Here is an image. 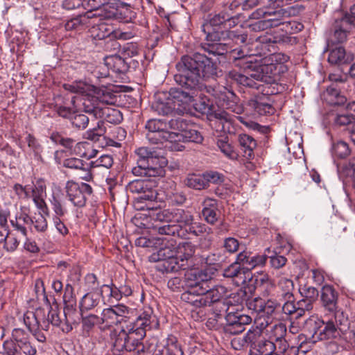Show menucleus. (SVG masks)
Masks as SVG:
<instances>
[{
    "instance_id": "f257e3e1",
    "label": "nucleus",
    "mask_w": 355,
    "mask_h": 355,
    "mask_svg": "<svg viewBox=\"0 0 355 355\" xmlns=\"http://www.w3.org/2000/svg\"><path fill=\"white\" fill-rule=\"evenodd\" d=\"M178 73L175 80L182 88L172 90L166 101H157L153 109L162 115H168L177 111L187 110V105L193 101L195 92L200 89L202 78H214L217 75L216 63L207 55L196 53L193 57L183 56L176 64Z\"/></svg>"
},
{
    "instance_id": "f03ea898",
    "label": "nucleus",
    "mask_w": 355,
    "mask_h": 355,
    "mask_svg": "<svg viewBox=\"0 0 355 355\" xmlns=\"http://www.w3.org/2000/svg\"><path fill=\"white\" fill-rule=\"evenodd\" d=\"M150 217L156 221L166 223L157 227V232L162 235L175 236L179 234V229L188 227V230L198 236L199 233L209 232L210 228L205 225L193 222V216L190 211L180 208L161 209L155 208L151 210Z\"/></svg>"
},
{
    "instance_id": "7ed1b4c3",
    "label": "nucleus",
    "mask_w": 355,
    "mask_h": 355,
    "mask_svg": "<svg viewBox=\"0 0 355 355\" xmlns=\"http://www.w3.org/2000/svg\"><path fill=\"white\" fill-rule=\"evenodd\" d=\"M195 252V245L184 241L178 244L175 252L169 247L161 248L150 256L149 260L151 262L164 261L163 266L167 272L186 270L193 266Z\"/></svg>"
},
{
    "instance_id": "20e7f679",
    "label": "nucleus",
    "mask_w": 355,
    "mask_h": 355,
    "mask_svg": "<svg viewBox=\"0 0 355 355\" xmlns=\"http://www.w3.org/2000/svg\"><path fill=\"white\" fill-rule=\"evenodd\" d=\"M82 7L87 11L83 14L68 20L64 25L67 31L78 28L83 24L95 17L113 19L116 17L117 9L115 3L110 0H83Z\"/></svg>"
},
{
    "instance_id": "39448f33",
    "label": "nucleus",
    "mask_w": 355,
    "mask_h": 355,
    "mask_svg": "<svg viewBox=\"0 0 355 355\" xmlns=\"http://www.w3.org/2000/svg\"><path fill=\"white\" fill-rule=\"evenodd\" d=\"M89 85L82 81L73 82L71 84H64V88L72 93L80 94L82 95L81 101L83 111L85 113L94 112L98 107L110 108L108 105L114 104L116 101V96L108 92L99 93L98 96L87 94Z\"/></svg>"
},
{
    "instance_id": "423d86ee",
    "label": "nucleus",
    "mask_w": 355,
    "mask_h": 355,
    "mask_svg": "<svg viewBox=\"0 0 355 355\" xmlns=\"http://www.w3.org/2000/svg\"><path fill=\"white\" fill-rule=\"evenodd\" d=\"M275 7L273 5L260 7L252 13V17L254 19L265 18L271 28L283 26V30L289 33L299 32L303 28L304 26L301 23L287 20L291 15V10L295 9L293 6L288 10L283 8L275 10Z\"/></svg>"
},
{
    "instance_id": "0eeeda50",
    "label": "nucleus",
    "mask_w": 355,
    "mask_h": 355,
    "mask_svg": "<svg viewBox=\"0 0 355 355\" xmlns=\"http://www.w3.org/2000/svg\"><path fill=\"white\" fill-rule=\"evenodd\" d=\"M232 16L227 12H220L212 17L202 26V31L206 34L207 41H220L225 35L234 37L237 43H245L246 36L237 35L234 31L227 29L231 27Z\"/></svg>"
},
{
    "instance_id": "6e6552de",
    "label": "nucleus",
    "mask_w": 355,
    "mask_h": 355,
    "mask_svg": "<svg viewBox=\"0 0 355 355\" xmlns=\"http://www.w3.org/2000/svg\"><path fill=\"white\" fill-rule=\"evenodd\" d=\"M155 182L149 180H135L128 185V190L132 193H138L135 205L138 209L154 210L159 205L157 202L164 200L162 193L154 189Z\"/></svg>"
},
{
    "instance_id": "1a4fd4ad",
    "label": "nucleus",
    "mask_w": 355,
    "mask_h": 355,
    "mask_svg": "<svg viewBox=\"0 0 355 355\" xmlns=\"http://www.w3.org/2000/svg\"><path fill=\"white\" fill-rule=\"evenodd\" d=\"M135 154L137 166L132 168V172L137 176H155L166 164L165 158L153 148L140 147L135 150Z\"/></svg>"
},
{
    "instance_id": "9d476101",
    "label": "nucleus",
    "mask_w": 355,
    "mask_h": 355,
    "mask_svg": "<svg viewBox=\"0 0 355 355\" xmlns=\"http://www.w3.org/2000/svg\"><path fill=\"white\" fill-rule=\"evenodd\" d=\"M286 60V58L284 55L272 54L263 64L258 67L257 70L260 74L258 75V78H260L261 81H263L266 86L263 87L262 92L267 95H273L281 92L276 80L284 67L282 62Z\"/></svg>"
},
{
    "instance_id": "9b49d317",
    "label": "nucleus",
    "mask_w": 355,
    "mask_h": 355,
    "mask_svg": "<svg viewBox=\"0 0 355 355\" xmlns=\"http://www.w3.org/2000/svg\"><path fill=\"white\" fill-rule=\"evenodd\" d=\"M248 308L250 311H275L282 308V311H311L313 306L311 300L302 299L295 304L293 298L287 300L282 305L281 303L272 299H263L255 297L253 300H248Z\"/></svg>"
},
{
    "instance_id": "f8f14e48",
    "label": "nucleus",
    "mask_w": 355,
    "mask_h": 355,
    "mask_svg": "<svg viewBox=\"0 0 355 355\" xmlns=\"http://www.w3.org/2000/svg\"><path fill=\"white\" fill-rule=\"evenodd\" d=\"M331 317L327 321L321 322L323 327H318L315 331L318 339L320 340L343 339V332L350 327V322L345 312H331Z\"/></svg>"
},
{
    "instance_id": "ddd939ff",
    "label": "nucleus",
    "mask_w": 355,
    "mask_h": 355,
    "mask_svg": "<svg viewBox=\"0 0 355 355\" xmlns=\"http://www.w3.org/2000/svg\"><path fill=\"white\" fill-rule=\"evenodd\" d=\"M237 43L234 37H228L225 35L224 39H221L220 41H207V42L202 44V48L205 51L207 52L209 55H223L227 53L231 54V57L236 60H240L242 63H252V60H248V58H245L244 52L241 49H232V43Z\"/></svg>"
},
{
    "instance_id": "4468645a",
    "label": "nucleus",
    "mask_w": 355,
    "mask_h": 355,
    "mask_svg": "<svg viewBox=\"0 0 355 355\" xmlns=\"http://www.w3.org/2000/svg\"><path fill=\"white\" fill-rule=\"evenodd\" d=\"M207 92L216 98L218 107L230 110L237 114L243 112V107L237 103V98L234 93L225 87H207Z\"/></svg>"
},
{
    "instance_id": "2eb2a0df",
    "label": "nucleus",
    "mask_w": 355,
    "mask_h": 355,
    "mask_svg": "<svg viewBox=\"0 0 355 355\" xmlns=\"http://www.w3.org/2000/svg\"><path fill=\"white\" fill-rule=\"evenodd\" d=\"M146 139L152 144L170 142L171 140L172 132L167 130L166 122L161 119H150L146 124Z\"/></svg>"
},
{
    "instance_id": "dca6fc26",
    "label": "nucleus",
    "mask_w": 355,
    "mask_h": 355,
    "mask_svg": "<svg viewBox=\"0 0 355 355\" xmlns=\"http://www.w3.org/2000/svg\"><path fill=\"white\" fill-rule=\"evenodd\" d=\"M247 338L250 347V355H268L275 350V345L270 340H266L260 330H248Z\"/></svg>"
},
{
    "instance_id": "f3484780",
    "label": "nucleus",
    "mask_w": 355,
    "mask_h": 355,
    "mask_svg": "<svg viewBox=\"0 0 355 355\" xmlns=\"http://www.w3.org/2000/svg\"><path fill=\"white\" fill-rule=\"evenodd\" d=\"M184 291L193 293L205 294L210 290L208 285V276L202 270H190L184 275Z\"/></svg>"
},
{
    "instance_id": "a211bd4d",
    "label": "nucleus",
    "mask_w": 355,
    "mask_h": 355,
    "mask_svg": "<svg viewBox=\"0 0 355 355\" xmlns=\"http://www.w3.org/2000/svg\"><path fill=\"white\" fill-rule=\"evenodd\" d=\"M110 339L112 344V351L116 355L124 351L130 352L133 349V344L137 340L133 337L132 334H128L123 328H117L110 333Z\"/></svg>"
},
{
    "instance_id": "6ab92c4d",
    "label": "nucleus",
    "mask_w": 355,
    "mask_h": 355,
    "mask_svg": "<svg viewBox=\"0 0 355 355\" xmlns=\"http://www.w3.org/2000/svg\"><path fill=\"white\" fill-rule=\"evenodd\" d=\"M171 137L170 145L166 146L175 151H182L184 149L182 143H200L202 141L200 133L194 129L189 128L188 126L181 132H172Z\"/></svg>"
},
{
    "instance_id": "aec40b11",
    "label": "nucleus",
    "mask_w": 355,
    "mask_h": 355,
    "mask_svg": "<svg viewBox=\"0 0 355 355\" xmlns=\"http://www.w3.org/2000/svg\"><path fill=\"white\" fill-rule=\"evenodd\" d=\"M224 331L230 334H239L245 330V325L252 322V317L241 312H228L225 315Z\"/></svg>"
},
{
    "instance_id": "412c9836",
    "label": "nucleus",
    "mask_w": 355,
    "mask_h": 355,
    "mask_svg": "<svg viewBox=\"0 0 355 355\" xmlns=\"http://www.w3.org/2000/svg\"><path fill=\"white\" fill-rule=\"evenodd\" d=\"M46 184L44 180L40 178L37 179L33 185H29V191L31 197L39 211H41L46 216L49 215V209L45 202L46 196Z\"/></svg>"
},
{
    "instance_id": "4be33fe9",
    "label": "nucleus",
    "mask_w": 355,
    "mask_h": 355,
    "mask_svg": "<svg viewBox=\"0 0 355 355\" xmlns=\"http://www.w3.org/2000/svg\"><path fill=\"white\" fill-rule=\"evenodd\" d=\"M259 71L257 70L247 72L243 74L235 71H230L229 77L234 80L237 84L245 87L257 89L262 92L263 87H266L263 81H261V78H258Z\"/></svg>"
},
{
    "instance_id": "5701e85b",
    "label": "nucleus",
    "mask_w": 355,
    "mask_h": 355,
    "mask_svg": "<svg viewBox=\"0 0 355 355\" xmlns=\"http://www.w3.org/2000/svg\"><path fill=\"white\" fill-rule=\"evenodd\" d=\"M237 260L242 264L243 269L246 271L247 277L250 281L252 279V275L250 270L256 267L263 266L267 260L265 254H253L248 251H243L237 255Z\"/></svg>"
},
{
    "instance_id": "b1692460",
    "label": "nucleus",
    "mask_w": 355,
    "mask_h": 355,
    "mask_svg": "<svg viewBox=\"0 0 355 355\" xmlns=\"http://www.w3.org/2000/svg\"><path fill=\"white\" fill-rule=\"evenodd\" d=\"M103 19H107L104 17H95L89 19V21L80 26L76 30H80L83 28H90L92 35L98 40H103L113 32L112 27L106 22L102 21Z\"/></svg>"
},
{
    "instance_id": "393cba45",
    "label": "nucleus",
    "mask_w": 355,
    "mask_h": 355,
    "mask_svg": "<svg viewBox=\"0 0 355 355\" xmlns=\"http://www.w3.org/2000/svg\"><path fill=\"white\" fill-rule=\"evenodd\" d=\"M85 313L80 312V315L82 317L83 326L88 329L96 324H103L104 323V327H111L113 324L117 323L118 321L115 322L114 319L119 315L117 312H101V316L93 313L85 315Z\"/></svg>"
},
{
    "instance_id": "a878e982",
    "label": "nucleus",
    "mask_w": 355,
    "mask_h": 355,
    "mask_svg": "<svg viewBox=\"0 0 355 355\" xmlns=\"http://www.w3.org/2000/svg\"><path fill=\"white\" fill-rule=\"evenodd\" d=\"M261 96H256L254 98L248 101V107L254 110L259 115L272 114L275 112V108L270 103L267 95L264 92H261Z\"/></svg>"
},
{
    "instance_id": "bb28decb",
    "label": "nucleus",
    "mask_w": 355,
    "mask_h": 355,
    "mask_svg": "<svg viewBox=\"0 0 355 355\" xmlns=\"http://www.w3.org/2000/svg\"><path fill=\"white\" fill-rule=\"evenodd\" d=\"M93 112H89V114L93 115L96 119H101L100 121H103L111 124H119L123 120V116L119 110L113 107L110 108H99L97 107Z\"/></svg>"
},
{
    "instance_id": "cd10ccee",
    "label": "nucleus",
    "mask_w": 355,
    "mask_h": 355,
    "mask_svg": "<svg viewBox=\"0 0 355 355\" xmlns=\"http://www.w3.org/2000/svg\"><path fill=\"white\" fill-rule=\"evenodd\" d=\"M158 192L162 193L164 200L162 202H157V204H154L155 206L159 205L157 209L160 208L161 204L165 200H167L169 204L173 205H181L187 200L185 193L176 187H170L165 190H159Z\"/></svg>"
},
{
    "instance_id": "c85d7f7f",
    "label": "nucleus",
    "mask_w": 355,
    "mask_h": 355,
    "mask_svg": "<svg viewBox=\"0 0 355 355\" xmlns=\"http://www.w3.org/2000/svg\"><path fill=\"white\" fill-rule=\"evenodd\" d=\"M73 312H48V320L54 326L61 328L62 331L68 333L72 330L71 314Z\"/></svg>"
},
{
    "instance_id": "c756f323",
    "label": "nucleus",
    "mask_w": 355,
    "mask_h": 355,
    "mask_svg": "<svg viewBox=\"0 0 355 355\" xmlns=\"http://www.w3.org/2000/svg\"><path fill=\"white\" fill-rule=\"evenodd\" d=\"M223 276L228 278H236V285L242 284L243 287L247 284V279H248L246 271L243 269L242 264L238 262L237 259L234 263L223 270Z\"/></svg>"
},
{
    "instance_id": "7c9ffc66",
    "label": "nucleus",
    "mask_w": 355,
    "mask_h": 355,
    "mask_svg": "<svg viewBox=\"0 0 355 355\" xmlns=\"http://www.w3.org/2000/svg\"><path fill=\"white\" fill-rule=\"evenodd\" d=\"M65 189L69 200L74 206L81 207L85 205L86 197L80 189L78 183L73 181H68Z\"/></svg>"
},
{
    "instance_id": "2f4dec72",
    "label": "nucleus",
    "mask_w": 355,
    "mask_h": 355,
    "mask_svg": "<svg viewBox=\"0 0 355 355\" xmlns=\"http://www.w3.org/2000/svg\"><path fill=\"white\" fill-rule=\"evenodd\" d=\"M202 206V214L204 219L211 225L215 224L220 216L217 201L212 198H206Z\"/></svg>"
},
{
    "instance_id": "473e14b6",
    "label": "nucleus",
    "mask_w": 355,
    "mask_h": 355,
    "mask_svg": "<svg viewBox=\"0 0 355 355\" xmlns=\"http://www.w3.org/2000/svg\"><path fill=\"white\" fill-rule=\"evenodd\" d=\"M49 200L53 211L52 217L63 218L67 213V209L62 203V193L60 190H53Z\"/></svg>"
},
{
    "instance_id": "72a5a7b5",
    "label": "nucleus",
    "mask_w": 355,
    "mask_h": 355,
    "mask_svg": "<svg viewBox=\"0 0 355 355\" xmlns=\"http://www.w3.org/2000/svg\"><path fill=\"white\" fill-rule=\"evenodd\" d=\"M105 67L108 70H112L113 72L116 73H124L129 68L128 63L125 61L124 58H121L119 55H110L105 57Z\"/></svg>"
},
{
    "instance_id": "f704fd0d",
    "label": "nucleus",
    "mask_w": 355,
    "mask_h": 355,
    "mask_svg": "<svg viewBox=\"0 0 355 355\" xmlns=\"http://www.w3.org/2000/svg\"><path fill=\"white\" fill-rule=\"evenodd\" d=\"M352 28L350 23L347 19H338L336 21L335 31L331 36V41L332 43H343L346 40L347 33Z\"/></svg>"
},
{
    "instance_id": "c9c22d12",
    "label": "nucleus",
    "mask_w": 355,
    "mask_h": 355,
    "mask_svg": "<svg viewBox=\"0 0 355 355\" xmlns=\"http://www.w3.org/2000/svg\"><path fill=\"white\" fill-rule=\"evenodd\" d=\"M353 59L351 53H347L345 49L341 46H336L330 49L328 56V61L332 64H345Z\"/></svg>"
},
{
    "instance_id": "e433bc0d",
    "label": "nucleus",
    "mask_w": 355,
    "mask_h": 355,
    "mask_svg": "<svg viewBox=\"0 0 355 355\" xmlns=\"http://www.w3.org/2000/svg\"><path fill=\"white\" fill-rule=\"evenodd\" d=\"M323 98L327 103L331 105H342L347 101L346 97L340 94L334 84L327 88L323 94Z\"/></svg>"
},
{
    "instance_id": "4c0bfd02",
    "label": "nucleus",
    "mask_w": 355,
    "mask_h": 355,
    "mask_svg": "<svg viewBox=\"0 0 355 355\" xmlns=\"http://www.w3.org/2000/svg\"><path fill=\"white\" fill-rule=\"evenodd\" d=\"M23 320L29 331H35L39 329L47 330L49 327V322L43 321L42 323H40L39 322L36 312H24Z\"/></svg>"
},
{
    "instance_id": "58836bf2",
    "label": "nucleus",
    "mask_w": 355,
    "mask_h": 355,
    "mask_svg": "<svg viewBox=\"0 0 355 355\" xmlns=\"http://www.w3.org/2000/svg\"><path fill=\"white\" fill-rule=\"evenodd\" d=\"M181 299L182 301L191 304L196 308L207 306L209 302L205 294L193 293V292L191 291H184L181 295Z\"/></svg>"
},
{
    "instance_id": "ea45409f",
    "label": "nucleus",
    "mask_w": 355,
    "mask_h": 355,
    "mask_svg": "<svg viewBox=\"0 0 355 355\" xmlns=\"http://www.w3.org/2000/svg\"><path fill=\"white\" fill-rule=\"evenodd\" d=\"M321 299L327 311H334L336 304V295L334 289L329 285L322 288Z\"/></svg>"
},
{
    "instance_id": "a19ab883",
    "label": "nucleus",
    "mask_w": 355,
    "mask_h": 355,
    "mask_svg": "<svg viewBox=\"0 0 355 355\" xmlns=\"http://www.w3.org/2000/svg\"><path fill=\"white\" fill-rule=\"evenodd\" d=\"M154 355H184L183 351L175 337H170L165 346L157 350Z\"/></svg>"
},
{
    "instance_id": "79ce46f5",
    "label": "nucleus",
    "mask_w": 355,
    "mask_h": 355,
    "mask_svg": "<svg viewBox=\"0 0 355 355\" xmlns=\"http://www.w3.org/2000/svg\"><path fill=\"white\" fill-rule=\"evenodd\" d=\"M238 141L241 148L243 150L244 156L250 158L252 155L253 150L257 146L256 141L247 134H240Z\"/></svg>"
},
{
    "instance_id": "37998d69",
    "label": "nucleus",
    "mask_w": 355,
    "mask_h": 355,
    "mask_svg": "<svg viewBox=\"0 0 355 355\" xmlns=\"http://www.w3.org/2000/svg\"><path fill=\"white\" fill-rule=\"evenodd\" d=\"M257 315L254 319V324L256 329L253 330H260V334L263 330L267 327H270L273 322V318L269 312H256Z\"/></svg>"
},
{
    "instance_id": "c03bdc74",
    "label": "nucleus",
    "mask_w": 355,
    "mask_h": 355,
    "mask_svg": "<svg viewBox=\"0 0 355 355\" xmlns=\"http://www.w3.org/2000/svg\"><path fill=\"white\" fill-rule=\"evenodd\" d=\"M32 218L25 212H21L17 214L15 220H11V224L22 235L26 236L27 232V227L31 225Z\"/></svg>"
},
{
    "instance_id": "a18cd8bd",
    "label": "nucleus",
    "mask_w": 355,
    "mask_h": 355,
    "mask_svg": "<svg viewBox=\"0 0 355 355\" xmlns=\"http://www.w3.org/2000/svg\"><path fill=\"white\" fill-rule=\"evenodd\" d=\"M216 144L221 153H223L227 158L232 160L238 159L239 154L226 137L218 139Z\"/></svg>"
},
{
    "instance_id": "49530a36",
    "label": "nucleus",
    "mask_w": 355,
    "mask_h": 355,
    "mask_svg": "<svg viewBox=\"0 0 355 355\" xmlns=\"http://www.w3.org/2000/svg\"><path fill=\"white\" fill-rule=\"evenodd\" d=\"M184 183L188 187L196 190H201L207 188V181L204 173L202 175L196 174L189 175L185 178Z\"/></svg>"
},
{
    "instance_id": "de8ad7c7",
    "label": "nucleus",
    "mask_w": 355,
    "mask_h": 355,
    "mask_svg": "<svg viewBox=\"0 0 355 355\" xmlns=\"http://www.w3.org/2000/svg\"><path fill=\"white\" fill-rule=\"evenodd\" d=\"M270 282L269 277L267 274L263 272L258 273L257 275L252 276V279H247V284L244 286V293L245 295L252 293L254 290V286H259L268 284Z\"/></svg>"
},
{
    "instance_id": "09e8293b",
    "label": "nucleus",
    "mask_w": 355,
    "mask_h": 355,
    "mask_svg": "<svg viewBox=\"0 0 355 355\" xmlns=\"http://www.w3.org/2000/svg\"><path fill=\"white\" fill-rule=\"evenodd\" d=\"M30 153H33L35 159L39 160L41 158L42 147L39 144L36 138L31 134H28L25 137Z\"/></svg>"
},
{
    "instance_id": "8fccbe9b",
    "label": "nucleus",
    "mask_w": 355,
    "mask_h": 355,
    "mask_svg": "<svg viewBox=\"0 0 355 355\" xmlns=\"http://www.w3.org/2000/svg\"><path fill=\"white\" fill-rule=\"evenodd\" d=\"M331 153L333 157L343 159L349 155L350 150L346 142L338 141L336 143H333Z\"/></svg>"
},
{
    "instance_id": "3c124183",
    "label": "nucleus",
    "mask_w": 355,
    "mask_h": 355,
    "mask_svg": "<svg viewBox=\"0 0 355 355\" xmlns=\"http://www.w3.org/2000/svg\"><path fill=\"white\" fill-rule=\"evenodd\" d=\"M166 123L169 132H181L188 126L187 121L182 116L173 117Z\"/></svg>"
},
{
    "instance_id": "603ef678",
    "label": "nucleus",
    "mask_w": 355,
    "mask_h": 355,
    "mask_svg": "<svg viewBox=\"0 0 355 355\" xmlns=\"http://www.w3.org/2000/svg\"><path fill=\"white\" fill-rule=\"evenodd\" d=\"M227 290L223 286H216L214 288H211L205 294L206 299L209 300L208 304L218 301L221 297L226 295Z\"/></svg>"
},
{
    "instance_id": "864d4df0",
    "label": "nucleus",
    "mask_w": 355,
    "mask_h": 355,
    "mask_svg": "<svg viewBox=\"0 0 355 355\" xmlns=\"http://www.w3.org/2000/svg\"><path fill=\"white\" fill-rule=\"evenodd\" d=\"M93 168H103L106 170L110 168L114 163L113 158L110 155L103 154L97 159L89 162Z\"/></svg>"
},
{
    "instance_id": "5fc2aeb1",
    "label": "nucleus",
    "mask_w": 355,
    "mask_h": 355,
    "mask_svg": "<svg viewBox=\"0 0 355 355\" xmlns=\"http://www.w3.org/2000/svg\"><path fill=\"white\" fill-rule=\"evenodd\" d=\"M337 171L340 180H343L345 177L352 178L354 179L353 185L355 189V164L354 163L350 162L342 168L337 165Z\"/></svg>"
},
{
    "instance_id": "6e6d98bb",
    "label": "nucleus",
    "mask_w": 355,
    "mask_h": 355,
    "mask_svg": "<svg viewBox=\"0 0 355 355\" xmlns=\"http://www.w3.org/2000/svg\"><path fill=\"white\" fill-rule=\"evenodd\" d=\"M73 288L72 286L67 284L65 286L64 294L63 296V301L64 304V311L74 310L76 306V300L73 296Z\"/></svg>"
},
{
    "instance_id": "4d7b16f0",
    "label": "nucleus",
    "mask_w": 355,
    "mask_h": 355,
    "mask_svg": "<svg viewBox=\"0 0 355 355\" xmlns=\"http://www.w3.org/2000/svg\"><path fill=\"white\" fill-rule=\"evenodd\" d=\"M106 131L103 121H99L96 127L86 132L87 138L92 141H97Z\"/></svg>"
},
{
    "instance_id": "13d9d810",
    "label": "nucleus",
    "mask_w": 355,
    "mask_h": 355,
    "mask_svg": "<svg viewBox=\"0 0 355 355\" xmlns=\"http://www.w3.org/2000/svg\"><path fill=\"white\" fill-rule=\"evenodd\" d=\"M279 286L283 291L284 302L287 300L293 298L292 291L294 288V285L292 280L282 278L279 282Z\"/></svg>"
},
{
    "instance_id": "bf43d9fd",
    "label": "nucleus",
    "mask_w": 355,
    "mask_h": 355,
    "mask_svg": "<svg viewBox=\"0 0 355 355\" xmlns=\"http://www.w3.org/2000/svg\"><path fill=\"white\" fill-rule=\"evenodd\" d=\"M270 338L275 339V340H280L284 336L286 332V328L285 324L277 322L273 323L270 326Z\"/></svg>"
},
{
    "instance_id": "052dcab7",
    "label": "nucleus",
    "mask_w": 355,
    "mask_h": 355,
    "mask_svg": "<svg viewBox=\"0 0 355 355\" xmlns=\"http://www.w3.org/2000/svg\"><path fill=\"white\" fill-rule=\"evenodd\" d=\"M70 121L74 127L78 129H85L88 125L89 118L83 114L74 112Z\"/></svg>"
},
{
    "instance_id": "680f3d73",
    "label": "nucleus",
    "mask_w": 355,
    "mask_h": 355,
    "mask_svg": "<svg viewBox=\"0 0 355 355\" xmlns=\"http://www.w3.org/2000/svg\"><path fill=\"white\" fill-rule=\"evenodd\" d=\"M206 178L207 187H209V183L214 184H221L225 181V175L218 171H210L204 173Z\"/></svg>"
},
{
    "instance_id": "e2e57ef3",
    "label": "nucleus",
    "mask_w": 355,
    "mask_h": 355,
    "mask_svg": "<svg viewBox=\"0 0 355 355\" xmlns=\"http://www.w3.org/2000/svg\"><path fill=\"white\" fill-rule=\"evenodd\" d=\"M44 215L40 211V213L32 219L31 225H33L37 232H44L47 229L48 223Z\"/></svg>"
},
{
    "instance_id": "0e129e2a",
    "label": "nucleus",
    "mask_w": 355,
    "mask_h": 355,
    "mask_svg": "<svg viewBox=\"0 0 355 355\" xmlns=\"http://www.w3.org/2000/svg\"><path fill=\"white\" fill-rule=\"evenodd\" d=\"M193 107L197 112L202 114H208L211 111V105L209 100L204 98L196 101L193 103Z\"/></svg>"
},
{
    "instance_id": "69168bd1",
    "label": "nucleus",
    "mask_w": 355,
    "mask_h": 355,
    "mask_svg": "<svg viewBox=\"0 0 355 355\" xmlns=\"http://www.w3.org/2000/svg\"><path fill=\"white\" fill-rule=\"evenodd\" d=\"M92 169L94 168L90 164V162H85L83 166L76 171V175L78 176L80 179L90 181L92 178Z\"/></svg>"
},
{
    "instance_id": "338daca9",
    "label": "nucleus",
    "mask_w": 355,
    "mask_h": 355,
    "mask_svg": "<svg viewBox=\"0 0 355 355\" xmlns=\"http://www.w3.org/2000/svg\"><path fill=\"white\" fill-rule=\"evenodd\" d=\"M334 123L338 125H346L355 121L352 114H349L345 110L337 114L334 119Z\"/></svg>"
},
{
    "instance_id": "774afa93",
    "label": "nucleus",
    "mask_w": 355,
    "mask_h": 355,
    "mask_svg": "<svg viewBox=\"0 0 355 355\" xmlns=\"http://www.w3.org/2000/svg\"><path fill=\"white\" fill-rule=\"evenodd\" d=\"M98 304V302L91 297L89 293H86L80 302V311H89L94 309Z\"/></svg>"
}]
</instances>
